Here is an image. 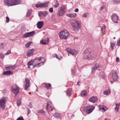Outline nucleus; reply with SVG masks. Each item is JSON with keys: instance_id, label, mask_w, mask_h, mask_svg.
Here are the masks:
<instances>
[{"instance_id": "f257e3e1", "label": "nucleus", "mask_w": 120, "mask_h": 120, "mask_svg": "<svg viewBox=\"0 0 120 120\" xmlns=\"http://www.w3.org/2000/svg\"><path fill=\"white\" fill-rule=\"evenodd\" d=\"M70 23L75 31H77L80 29L81 25L80 22L78 20L75 19H72L70 21Z\"/></svg>"}, {"instance_id": "f03ea898", "label": "nucleus", "mask_w": 120, "mask_h": 120, "mask_svg": "<svg viewBox=\"0 0 120 120\" xmlns=\"http://www.w3.org/2000/svg\"><path fill=\"white\" fill-rule=\"evenodd\" d=\"M21 2L20 0H4V2L6 5L12 6L20 4Z\"/></svg>"}, {"instance_id": "7ed1b4c3", "label": "nucleus", "mask_w": 120, "mask_h": 120, "mask_svg": "<svg viewBox=\"0 0 120 120\" xmlns=\"http://www.w3.org/2000/svg\"><path fill=\"white\" fill-rule=\"evenodd\" d=\"M91 53L90 49H87L86 50L83 54L84 58L86 59H93V57H94V55Z\"/></svg>"}, {"instance_id": "20e7f679", "label": "nucleus", "mask_w": 120, "mask_h": 120, "mask_svg": "<svg viewBox=\"0 0 120 120\" xmlns=\"http://www.w3.org/2000/svg\"><path fill=\"white\" fill-rule=\"evenodd\" d=\"M33 60L34 64L35 65H37L38 67H39L41 65L40 64H42V65L43 64L44 62L45 61V59L43 57H40L39 58H36L34 60Z\"/></svg>"}, {"instance_id": "39448f33", "label": "nucleus", "mask_w": 120, "mask_h": 120, "mask_svg": "<svg viewBox=\"0 0 120 120\" xmlns=\"http://www.w3.org/2000/svg\"><path fill=\"white\" fill-rule=\"evenodd\" d=\"M69 35V33L67 30L62 31L60 33L59 37L61 39H66Z\"/></svg>"}, {"instance_id": "423d86ee", "label": "nucleus", "mask_w": 120, "mask_h": 120, "mask_svg": "<svg viewBox=\"0 0 120 120\" xmlns=\"http://www.w3.org/2000/svg\"><path fill=\"white\" fill-rule=\"evenodd\" d=\"M94 108V107L93 106H89L86 107L83 109L84 111L83 112V115L84 113H86L87 114H88L91 113Z\"/></svg>"}, {"instance_id": "0eeeda50", "label": "nucleus", "mask_w": 120, "mask_h": 120, "mask_svg": "<svg viewBox=\"0 0 120 120\" xmlns=\"http://www.w3.org/2000/svg\"><path fill=\"white\" fill-rule=\"evenodd\" d=\"M13 88H11L12 92L15 95V97L16 96L19 92V88L16 84H14L12 86Z\"/></svg>"}, {"instance_id": "6e6552de", "label": "nucleus", "mask_w": 120, "mask_h": 120, "mask_svg": "<svg viewBox=\"0 0 120 120\" xmlns=\"http://www.w3.org/2000/svg\"><path fill=\"white\" fill-rule=\"evenodd\" d=\"M6 98L3 97L0 99V106L2 109H5V104L6 102Z\"/></svg>"}, {"instance_id": "1a4fd4ad", "label": "nucleus", "mask_w": 120, "mask_h": 120, "mask_svg": "<svg viewBox=\"0 0 120 120\" xmlns=\"http://www.w3.org/2000/svg\"><path fill=\"white\" fill-rule=\"evenodd\" d=\"M66 50L68 53L73 55H76L78 53V51L75 49H71L70 48H67Z\"/></svg>"}, {"instance_id": "9d476101", "label": "nucleus", "mask_w": 120, "mask_h": 120, "mask_svg": "<svg viewBox=\"0 0 120 120\" xmlns=\"http://www.w3.org/2000/svg\"><path fill=\"white\" fill-rule=\"evenodd\" d=\"M111 19L112 21L115 23H117L119 20V17L116 14H114L111 16Z\"/></svg>"}, {"instance_id": "9b49d317", "label": "nucleus", "mask_w": 120, "mask_h": 120, "mask_svg": "<svg viewBox=\"0 0 120 120\" xmlns=\"http://www.w3.org/2000/svg\"><path fill=\"white\" fill-rule=\"evenodd\" d=\"M35 33V32L34 31H33L31 32L26 33L23 35L22 37L23 38H26L27 37H30L33 36Z\"/></svg>"}, {"instance_id": "f8f14e48", "label": "nucleus", "mask_w": 120, "mask_h": 120, "mask_svg": "<svg viewBox=\"0 0 120 120\" xmlns=\"http://www.w3.org/2000/svg\"><path fill=\"white\" fill-rule=\"evenodd\" d=\"M48 2L45 3L43 4L38 3L35 6L37 8L46 7L48 6Z\"/></svg>"}, {"instance_id": "ddd939ff", "label": "nucleus", "mask_w": 120, "mask_h": 120, "mask_svg": "<svg viewBox=\"0 0 120 120\" xmlns=\"http://www.w3.org/2000/svg\"><path fill=\"white\" fill-rule=\"evenodd\" d=\"M65 11L64 9L63 8H61L60 9L58 12L57 16H61L65 13Z\"/></svg>"}, {"instance_id": "4468645a", "label": "nucleus", "mask_w": 120, "mask_h": 120, "mask_svg": "<svg viewBox=\"0 0 120 120\" xmlns=\"http://www.w3.org/2000/svg\"><path fill=\"white\" fill-rule=\"evenodd\" d=\"M112 78L113 80L114 81H116L118 78V76L116 71H113L112 73Z\"/></svg>"}, {"instance_id": "2eb2a0df", "label": "nucleus", "mask_w": 120, "mask_h": 120, "mask_svg": "<svg viewBox=\"0 0 120 120\" xmlns=\"http://www.w3.org/2000/svg\"><path fill=\"white\" fill-rule=\"evenodd\" d=\"M48 13L47 11H39L38 12V15L39 17L43 16L45 17L47 15Z\"/></svg>"}, {"instance_id": "dca6fc26", "label": "nucleus", "mask_w": 120, "mask_h": 120, "mask_svg": "<svg viewBox=\"0 0 120 120\" xmlns=\"http://www.w3.org/2000/svg\"><path fill=\"white\" fill-rule=\"evenodd\" d=\"M99 67V66L98 64H96L91 68V73H93L94 71L96 70Z\"/></svg>"}, {"instance_id": "f3484780", "label": "nucleus", "mask_w": 120, "mask_h": 120, "mask_svg": "<svg viewBox=\"0 0 120 120\" xmlns=\"http://www.w3.org/2000/svg\"><path fill=\"white\" fill-rule=\"evenodd\" d=\"M26 84L25 87V89L27 90L28 88L30 86V80L28 78H26L25 79Z\"/></svg>"}, {"instance_id": "a211bd4d", "label": "nucleus", "mask_w": 120, "mask_h": 120, "mask_svg": "<svg viewBox=\"0 0 120 120\" xmlns=\"http://www.w3.org/2000/svg\"><path fill=\"white\" fill-rule=\"evenodd\" d=\"M44 25V22L43 21H39L38 22L37 24V28L40 29L43 27Z\"/></svg>"}, {"instance_id": "6ab92c4d", "label": "nucleus", "mask_w": 120, "mask_h": 120, "mask_svg": "<svg viewBox=\"0 0 120 120\" xmlns=\"http://www.w3.org/2000/svg\"><path fill=\"white\" fill-rule=\"evenodd\" d=\"M89 101L94 103L97 101V98L96 97L94 96L91 97L89 100Z\"/></svg>"}, {"instance_id": "aec40b11", "label": "nucleus", "mask_w": 120, "mask_h": 120, "mask_svg": "<svg viewBox=\"0 0 120 120\" xmlns=\"http://www.w3.org/2000/svg\"><path fill=\"white\" fill-rule=\"evenodd\" d=\"M34 49H32L29 50L27 53V55L28 56H30L33 54Z\"/></svg>"}, {"instance_id": "412c9836", "label": "nucleus", "mask_w": 120, "mask_h": 120, "mask_svg": "<svg viewBox=\"0 0 120 120\" xmlns=\"http://www.w3.org/2000/svg\"><path fill=\"white\" fill-rule=\"evenodd\" d=\"M66 16L69 17L73 18L76 17V15L75 13L68 14H66Z\"/></svg>"}, {"instance_id": "4be33fe9", "label": "nucleus", "mask_w": 120, "mask_h": 120, "mask_svg": "<svg viewBox=\"0 0 120 120\" xmlns=\"http://www.w3.org/2000/svg\"><path fill=\"white\" fill-rule=\"evenodd\" d=\"M45 84V87L46 89H51V85L50 84L44 83Z\"/></svg>"}, {"instance_id": "5701e85b", "label": "nucleus", "mask_w": 120, "mask_h": 120, "mask_svg": "<svg viewBox=\"0 0 120 120\" xmlns=\"http://www.w3.org/2000/svg\"><path fill=\"white\" fill-rule=\"evenodd\" d=\"M99 110L102 112H105L106 110L104 106L99 105Z\"/></svg>"}, {"instance_id": "b1692460", "label": "nucleus", "mask_w": 120, "mask_h": 120, "mask_svg": "<svg viewBox=\"0 0 120 120\" xmlns=\"http://www.w3.org/2000/svg\"><path fill=\"white\" fill-rule=\"evenodd\" d=\"M53 116L56 118H59L61 116V115L60 113L57 112H56L54 113Z\"/></svg>"}, {"instance_id": "393cba45", "label": "nucleus", "mask_w": 120, "mask_h": 120, "mask_svg": "<svg viewBox=\"0 0 120 120\" xmlns=\"http://www.w3.org/2000/svg\"><path fill=\"white\" fill-rule=\"evenodd\" d=\"M12 72L10 71H7L4 72L3 74L4 75H6L7 76L10 75L12 74Z\"/></svg>"}, {"instance_id": "a878e982", "label": "nucleus", "mask_w": 120, "mask_h": 120, "mask_svg": "<svg viewBox=\"0 0 120 120\" xmlns=\"http://www.w3.org/2000/svg\"><path fill=\"white\" fill-rule=\"evenodd\" d=\"M72 90L71 88L69 89L66 92L67 94L69 96H70L71 94Z\"/></svg>"}, {"instance_id": "bb28decb", "label": "nucleus", "mask_w": 120, "mask_h": 120, "mask_svg": "<svg viewBox=\"0 0 120 120\" xmlns=\"http://www.w3.org/2000/svg\"><path fill=\"white\" fill-rule=\"evenodd\" d=\"M81 96H86L87 95V93L86 91L83 90L82 91L81 93Z\"/></svg>"}, {"instance_id": "cd10ccee", "label": "nucleus", "mask_w": 120, "mask_h": 120, "mask_svg": "<svg viewBox=\"0 0 120 120\" xmlns=\"http://www.w3.org/2000/svg\"><path fill=\"white\" fill-rule=\"evenodd\" d=\"M110 93V91L109 90H107L106 91H104L103 92L104 94L106 95H108Z\"/></svg>"}, {"instance_id": "c85d7f7f", "label": "nucleus", "mask_w": 120, "mask_h": 120, "mask_svg": "<svg viewBox=\"0 0 120 120\" xmlns=\"http://www.w3.org/2000/svg\"><path fill=\"white\" fill-rule=\"evenodd\" d=\"M32 43V42L29 41L25 45V46L27 48H28L30 46V45Z\"/></svg>"}, {"instance_id": "c756f323", "label": "nucleus", "mask_w": 120, "mask_h": 120, "mask_svg": "<svg viewBox=\"0 0 120 120\" xmlns=\"http://www.w3.org/2000/svg\"><path fill=\"white\" fill-rule=\"evenodd\" d=\"M32 10L31 9H30L28 11L26 15V16L27 17H29L31 15V12L32 11Z\"/></svg>"}, {"instance_id": "7c9ffc66", "label": "nucleus", "mask_w": 120, "mask_h": 120, "mask_svg": "<svg viewBox=\"0 0 120 120\" xmlns=\"http://www.w3.org/2000/svg\"><path fill=\"white\" fill-rule=\"evenodd\" d=\"M37 66V65H34L33 64L32 65L30 66H28V68L30 70H32V69L34 67Z\"/></svg>"}, {"instance_id": "2f4dec72", "label": "nucleus", "mask_w": 120, "mask_h": 120, "mask_svg": "<svg viewBox=\"0 0 120 120\" xmlns=\"http://www.w3.org/2000/svg\"><path fill=\"white\" fill-rule=\"evenodd\" d=\"M33 60H32L31 61H29L27 64L28 66L32 65L33 64Z\"/></svg>"}, {"instance_id": "473e14b6", "label": "nucleus", "mask_w": 120, "mask_h": 120, "mask_svg": "<svg viewBox=\"0 0 120 120\" xmlns=\"http://www.w3.org/2000/svg\"><path fill=\"white\" fill-rule=\"evenodd\" d=\"M11 67H12L11 65H6L5 66V67L7 70H8L9 69L11 68Z\"/></svg>"}, {"instance_id": "72a5a7b5", "label": "nucleus", "mask_w": 120, "mask_h": 120, "mask_svg": "<svg viewBox=\"0 0 120 120\" xmlns=\"http://www.w3.org/2000/svg\"><path fill=\"white\" fill-rule=\"evenodd\" d=\"M59 5V4L58 3V1L56 0L55 4L54 7L55 8H57L58 7Z\"/></svg>"}, {"instance_id": "f704fd0d", "label": "nucleus", "mask_w": 120, "mask_h": 120, "mask_svg": "<svg viewBox=\"0 0 120 120\" xmlns=\"http://www.w3.org/2000/svg\"><path fill=\"white\" fill-rule=\"evenodd\" d=\"M40 43L41 44L44 45H46L47 44L46 41L45 40H41L40 41Z\"/></svg>"}, {"instance_id": "c9c22d12", "label": "nucleus", "mask_w": 120, "mask_h": 120, "mask_svg": "<svg viewBox=\"0 0 120 120\" xmlns=\"http://www.w3.org/2000/svg\"><path fill=\"white\" fill-rule=\"evenodd\" d=\"M105 26L103 25L102 26L101 28V30H102V32L103 33L105 32Z\"/></svg>"}, {"instance_id": "e433bc0d", "label": "nucleus", "mask_w": 120, "mask_h": 120, "mask_svg": "<svg viewBox=\"0 0 120 120\" xmlns=\"http://www.w3.org/2000/svg\"><path fill=\"white\" fill-rule=\"evenodd\" d=\"M113 2L116 4H117L120 2V0H112Z\"/></svg>"}, {"instance_id": "4c0bfd02", "label": "nucleus", "mask_w": 120, "mask_h": 120, "mask_svg": "<svg viewBox=\"0 0 120 120\" xmlns=\"http://www.w3.org/2000/svg\"><path fill=\"white\" fill-rule=\"evenodd\" d=\"M21 102V100L20 99H19L17 102V105L19 106Z\"/></svg>"}, {"instance_id": "58836bf2", "label": "nucleus", "mask_w": 120, "mask_h": 120, "mask_svg": "<svg viewBox=\"0 0 120 120\" xmlns=\"http://www.w3.org/2000/svg\"><path fill=\"white\" fill-rule=\"evenodd\" d=\"M111 47L112 49V50H113L114 49L113 46L115 45L114 44H112V43H111Z\"/></svg>"}, {"instance_id": "ea45409f", "label": "nucleus", "mask_w": 120, "mask_h": 120, "mask_svg": "<svg viewBox=\"0 0 120 120\" xmlns=\"http://www.w3.org/2000/svg\"><path fill=\"white\" fill-rule=\"evenodd\" d=\"M116 45L117 46H119L120 45V39H119L117 41Z\"/></svg>"}, {"instance_id": "a19ab883", "label": "nucleus", "mask_w": 120, "mask_h": 120, "mask_svg": "<svg viewBox=\"0 0 120 120\" xmlns=\"http://www.w3.org/2000/svg\"><path fill=\"white\" fill-rule=\"evenodd\" d=\"M4 43H2L1 44L0 43V48L3 49L4 47Z\"/></svg>"}, {"instance_id": "79ce46f5", "label": "nucleus", "mask_w": 120, "mask_h": 120, "mask_svg": "<svg viewBox=\"0 0 120 120\" xmlns=\"http://www.w3.org/2000/svg\"><path fill=\"white\" fill-rule=\"evenodd\" d=\"M88 14V13H84L82 15V16L83 17L86 18L87 17V16Z\"/></svg>"}, {"instance_id": "37998d69", "label": "nucleus", "mask_w": 120, "mask_h": 120, "mask_svg": "<svg viewBox=\"0 0 120 120\" xmlns=\"http://www.w3.org/2000/svg\"><path fill=\"white\" fill-rule=\"evenodd\" d=\"M11 53V51L10 50H8L7 51V52L5 54V55H7Z\"/></svg>"}, {"instance_id": "c03bdc74", "label": "nucleus", "mask_w": 120, "mask_h": 120, "mask_svg": "<svg viewBox=\"0 0 120 120\" xmlns=\"http://www.w3.org/2000/svg\"><path fill=\"white\" fill-rule=\"evenodd\" d=\"M16 120H24L22 117H20L18 118Z\"/></svg>"}, {"instance_id": "a18cd8bd", "label": "nucleus", "mask_w": 120, "mask_h": 120, "mask_svg": "<svg viewBox=\"0 0 120 120\" xmlns=\"http://www.w3.org/2000/svg\"><path fill=\"white\" fill-rule=\"evenodd\" d=\"M6 22L7 23H8L9 22V17H6Z\"/></svg>"}, {"instance_id": "49530a36", "label": "nucleus", "mask_w": 120, "mask_h": 120, "mask_svg": "<svg viewBox=\"0 0 120 120\" xmlns=\"http://www.w3.org/2000/svg\"><path fill=\"white\" fill-rule=\"evenodd\" d=\"M29 106L30 108H32V103L31 102H30L28 105Z\"/></svg>"}, {"instance_id": "de8ad7c7", "label": "nucleus", "mask_w": 120, "mask_h": 120, "mask_svg": "<svg viewBox=\"0 0 120 120\" xmlns=\"http://www.w3.org/2000/svg\"><path fill=\"white\" fill-rule=\"evenodd\" d=\"M72 74V75H75V71L74 70L72 69L71 70Z\"/></svg>"}, {"instance_id": "09e8293b", "label": "nucleus", "mask_w": 120, "mask_h": 120, "mask_svg": "<svg viewBox=\"0 0 120 120\" xmlns=\"http://www.w3.org/2000/svg\"><path fill=\"white\" fill-rule=\"evenodd\" d=\"M49 11L50 12H52L53 11V8H49Z\"/></svg>"}, {"instance_id": "8fccbe9b", "label": "nucleus", "mask_w": 120, "mask_h": 120, "mask_svg": "<svg viewBox=\"0 0 120 120\" xmlns=\"http://www.w3.org/2000/svg\"><path fill=\"white\" fill-rule=\"evenodd\" d=\"M27 112H28V113H27V114L28 115H29V114L30 113V109H29V108H27Z\"/></svg>"}, {"instance_id": "3c124183", "label": "nucleus", "mask_w": 120, "mask_h": 120, "mask_svg": "<svg viewBox=\"0 0 120 120\" xmlns=\"http://www.w3.org/2000/svg\"><path fill=\"white\" fill-rule=\"evenodd\" d=\"M0 57L3 59L4 57V55L0 53Z\"/></svg>"}, {"instance_id": "603ef678", "label": "nucleus", "mask_w": 120, "mask_h": 120, "mask_svg": "<svg viewBox=\"0 0 120 120\" xmlns=\"http://www.w3.org/2000/svg\"><path fill=\"white\" fill-rule=\"evenodd\" d=\"M11 70H13L15 69V65L12 66V67H11Z\"/></svg>"}, {"instance_id": "864d4df0", "label": "nucleus", "mask_w": 120, "mask_h": 120, "mask_svg": "<svg viewBox=\"0 0 120 120\" xmlns=\"http://www.w3.org/2000/svg\"><path fill=\"white\" fill-rule=\"evenodd\" d=\"M56 57L57 59H58L59 60H60L62 58V56H60V58L58 57L57 55V56H56Z\"/></svg>"}, {"instance_id": "5fc2aeb1", "label": "nucleus", "mask_w": 120, "mask_h": 120, "mask_svg": "<svg viewBox=\"0 0 120 120\" xmlns=\"http://www.w3.org/2000/svg\"><path fill=\"white\" fill-rule=\"evenodd\" d=\"M119 104H116V108H118L119 109Z\"/></svg>"}, {"instance_id": "6e6d98bb", "label": "nucleus", "mask_w": 120, "mask_h": 120, "mask_svg": "<svg viewBox=\"0 0 120 120\" xmlns=\"http://www.w3.org/2000/svg\"><path fill=\"white\" fill-rule=\"evenodd\" d=\"M79 11V9L78 8H76L75 10V12H77Z\"/></svg>"}, {"instance_id": "4d7b16f0", "label": "nucleus", "mask_w": 120, "mask_h": 120, "mask_svg": "<svg viewBox=\"0 0 120 120\" xmlns=\"http://www.w3.org/2000/svg\"><path fill=\"white\" fill-rule=\"evenodd\" d=\"M57 56V55L56 53L54 54L53 55V56L55 57H56V56Z\"/></svg>"}, {"instance_id": "13d9d810", "label": "nucleus", "mask_w": 120, "mask_h": 120, "mask_svg": "<svg viewBox=\"0 0 120 120\" xmlns=\"http://www.w3.org/2000/svg\"><path fill=\"white\" fill-rule=\"evenodd\" d=\"M119 60V58L118 57H116V61L118 62Z\"/></svg>"}, {"instance_id": "bf43d9fd", "label": "nucleus", "mask_w": 120, "mask_h": 120, "mask_svg": "<svg viewBox=\"0 0 120 120\" xmlns=\"http://www.w3.org/2000/svg\"><path fill=\"white\" fill-rule=\"evenodd\" d=\"M46 104H47V106H46V109L47 110V109H48V106L49 105V104L48 103H47Z\"/></svg>"}, {"instance_id": "052dcab7", "label": "nucleus", "mask_w": 120, "mask_h": 120, "mask_svg": "<svg viewBox=\"0 0 120 120\" xmlns=\"http://www.w3.org/2000/svg\"><path fill=\"white\" fill-rule=\"evenodd\" d=\"M104 8V7L103 6H102L100 8V11H101L102 10H103V8Z\"/></svg>"}, {"instance_id": "680f3d73", "label": "nucleus", "mask_w": 120, "mask_h": 120, "mask_svg": "<svg viewBox=\"0 0 120 120\" xmlns=\"http://www.w3.org/2000/svg\"><path fill=\"white\" fill-rule=\"evenodd\" d=\"M115 110H116V111H117L118 110V109H119V108H115Z\"/></svg>"}, {"instance_id": "e2e57ef3", "label": "nucleus", "mask_w": 120, "mask_h": 120, "mask_svg": "<svg viewBox=\"0 0 120 120\" xmlns=\"http://www.w3.org/2000/svg\"><path fill=\"white\" fill-rule=\"evenodd\" d=\"M80 82H78L77 83V84L79 86H80Z\"/></svg>"}, {"instance_id": "0e129e2a", "label": "nucleus", "mask_w": 120, "mask_h": 120, "mask_svg": "<svg viewBox=\"0 0 120 120\" xmlns=\"http://www.w3.org/2000/svg\"><path fill=\"white\" fill-rule=\"evenodd\" d=\"M105 120H110L109 119H105Z\"/></svg>"}, {"instance_id": "69168bd1", "label": "nucleus", "mask_w": 120, "mask_h": 120, "mask_svg": "<svg viewBox=\"0 0 120 120\" xmlns=\"http://www.w3.org/2000/svg\"><path fill=\"white\" fill-rule=\"evenodd\" d=\"M53 110V109H52L51 110V111H52Z\"/></svg>"}, {"instance_id": "338daca9", "label": "nucleus", "mask_w": 120, "mask_h": 120, "mask_svg": "<svg viewBox=\"0 0 120 120\" xmlns=\"http://www.w3.org/2000/svg\"><path fill=\"white\" fill-rule=\"evenodd\" d=\"M29 94H31V92H29Z\"/></svg>"}, {"instance_id": "774afa93", "label": "nucleus", "mask_w": 120, "mask_h": 120, "mask_svg": "<svg viewBox=\"0 0 120 120\" xmlns=\"http://www.w3.org/2000/svg\"><path fill=\"white\" fill-rule=\"evenodd\" d=\"M72 116H74V115H72Z\"/></svg>"}]
</instances>
